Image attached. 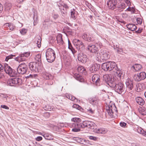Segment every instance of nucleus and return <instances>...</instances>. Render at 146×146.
Wrapping results in <instances>:
<instances>
[{"label": "nucleus", "mask_w": 146, "mask_h": 146, "mask_svg": "<svg viewBox=\"0 0 146 146\" xmlns=\"http://www.w3.org/2000/svg\"><path fill=\"white\" fill-rule=\"evenodd\" d=\"M46 60L49 62H52L55 58V53L54 50L52 48L48 49L46 52Z\"/></svg>", "instance_id": "7ed1b4c3"}, {"label": "nucleus", "mask_w": 146, "mask_h": 146, "mask_svg": "<svg viewBox=\"0 0 146 146\" xmlns=\"http://www.w3.org/2000/svg\"><path fill=\"white\" fill-rule=\"evenodd\" d=\"M82 129L87 127L91 129H94L96 127V124L93 122L88 121H84L82 123Z\"/></svg>", "instance_id": "9d476101"}, {"label": "nucleus", "mask_w": 146, "mask_h": 146, "mask_svg": "<svg viewBox=\"0 0 146 146\" xmlns=\"http://www.w3.org/2000/svg\"><path fill=\"white\" fill-rule=\"evenodd\" d=\"M58 17V15L57 14H54L53 16V17L54 19H56Z\"/></svg>", "instance_id": "69168bd1"}, {"label": "nucleus", "mask_w": 146, "mask_h": 146, "mask_svg": "<svg viewBox=\"0 0 146 146\" xmlns=\"http://www.w3.org/2000/svg\"><path fill=\"white\" fill-rule=\"evenodd\" d=\"M15 28V27L13 24H10V25L9 27V29L11 31L13 30Z\"/></svg>", "instance_id": "49530a36"}, {"label": "nucleus", "mask_w": 146, "mask_h": 146, "mask_svg": "<svg viewBox=\"0 0 146 146\" xmlns=\"http://www.w3.org/2000/svg\"><path fill=\"white\" fill-rule=\"evenodd\" d=\"M7 84L8 85L10 86H14L15 85L13 78L9 79L7 82Z\"/></svg>", "instance_id": "ea45409f"}, {"label": "nucleus", "mask_w": 146, "mask_h": 146, "mask_svg": "<svg viewBox=\"0 0 146 146\" xmlns=\"http://www.w3.org/2000/svg\"><path fill=\"white\" fill-rule=\"evenodd\" d=\"M43 136L45 139L48 140H51L53 139V137L50 134L48 133L44 134Z\"/></svg>", "instance_id": "c756f323"}, {"label": "nucleus", "mask_w": 146, "mask_h": 146, "mask_svg": "<svg viewBox=\"0 0 146 146\" xmlns=\"http://www.w3.org/2000/svg\"><path fill=\"white\" fill-rule=\"evenodd\" d=\"M29 67L32 71L39 72V64L35 62H31L29 64Z\"/></svg>", "instance_id": "9b49d317"}, {"label": "nucleus", "mask_w": 146, "mask_h": 146, "mask_svg": "<svg viewBox=\"0 0 146 146\" xmlns=\"http://www.w3.org/2000/svg\"><path fill=\"white\" fill-rule=\"evenodd\" d=\"M11 77H14L16 75V74L15 72V71L14 70L11 68V70L8 74Z\"/></svg>", "instance_id": "58836bf2"}, {"label": "nucleus", "mask_w": 146, "mask_h": 146, "mask_svg": "<svg viewBox=\"0 0 146 146\" xmlns=\"http://www.w3.org/2000/svg\"><path fill=\"white\" fill-rule=\"evenodd\" d=\"M1 108L5 109H9V108L5 105H1Z\"/></svg>", "instance_id": "0e129e2a"}, {"label": "nucleus", "mask_w": 146, "mask_h": 146, "mask_svg": "<svg viewBox=\"0 0 146 146\" xmlns=\"http://www.w3.org/2000/svg\"><path fill=\"white\" fill-rule=\"evenodd\" d=\"M142 68V66L138 64H135L133 65L131 67L132 69L137 72L139 71Z\"/></svg>", "instance_id": "412c9836"}, {"label": "nucleus", "mask_w": 146, "mask_h": 146, "mask_svg": "<svg viewBox=\"0 0 146 146\" xmlns=\"http://www.w3.org/2000/svg\"><path fill=\"white\" fill-rule=\"evenodd\" d=\"M139 112V113L143 115H146V109L144 108H140Z\"/></svg>", "instance_id": "72a5a7b5"}, {"label": "nucleus", "mask_w": 146, "mask_h": 146, "mask_svg": "<svg viewBox=\"0 0 146 146\" xmlns=\"http://www.w3.org/2000/svg\"><path fill=\"white\" fill-rule=\"evenodd\" d=\"M68 48L72 52V50H73V49H74V48L72 47V46L71 45V44H70V42H69V41H68Z\"/></svg>", "instance_id": "5fc2aeb1"}, {"label": "nucleus", "mask_w": 146, "mask_h": 146, "mask_svg": "<svg viewBox=\"0 0 146 146\" xmlns=\"http://www.w3.org/2000/svg\"><path fill=\"white\" fill-rule=\"evenodd\" d=\"M41 39L40 36H38L36 38V44L37 46L40 48L41 46Z\"/></svg>", "instance_id": "e433bc0d"}, {"label": "nucleus", "mask_w": 146, "mask_h": 146, "mask_svg": "<svg viewBox=\"0 0 146 146\" xmlns=\"http://www.w3.org/2000/svg\"><path fill=\"white\" fill-rule=\"evenodd\" d=\"M102 68L105 71H110L113 70L116 74L120 78H123L124 74L121 70L118 69L116 63L113 62L109 61L102 64Z\"/></svg>", "instance_id": "f257e3e1"}, {"label": "nucleus", "mask_w": 146, "mask_h": 146, "mask_svg": "<svg viewBox=\"0 0 146 146\" xmlns=\"http://www.w3.org/2000/svg\"><path fill=\"white\" fill-rule=\"evenodd\" d=\"M119 8L122 9H124L125 8V5L124 3H121L118 7Z\"/></svg>", "instance_id": "8fccbe9b"}, {"label": "nucleus", "mask_w": 146, "mask_h": 146, "mask_svg": "<svg viewBox=\"0 0 146 146\" xmlns=\"http://www.w3.org/2000/svg\"><path fill=\"white\" fill-rule=\"evenodd\" d=\"M100 76L99 74H95L92 77V80L94 83H95L98 85L100 80Z\"/></svg>", "instance_id": "6ab92c4d"}, {"label": "nucleus", "mask_w": 146, "mask_h": 146, "mask_svg": "<svg viewBox=\"0 0 146 146\" xmlns=\"http://www.w3.org/2000/svg\"><path fill=\"white\" fill-rule=\"evenodd\" d=\"M146 78V73L144 72H141L134 75L133 76L134 79L136 81L139 82L144 80Z\"/></svg>", "instance_id": "0eeeda50"}, {"label": "nucleus", "mask_w": 146, "mask_h": 146, "mask_svg": "<svg viewBox=\"0 0 146 146\" xmlns=\"http://www.w3.org/2000/svg\"><path fill=\"white\" fill-rule=\"evenodd\" d=\"M42 139V137L40 136H38L36 138V140L37 141H39Z\"/></svg>", "instance_id": "13d9d810"}, {"label": "nucleus", "mask_w": 146, "mask_h": 146, "mask_svg": "<svg viewBox=\"0 0 146 146\" xmlns=\"http://www.w3.org/2000/svg\"><path fill=\"white\" fill-rule=\"evenodd\" d=\"M27 70V66L25 63L20 64L17 68V71L19 73L22 74H25Z\"/></svg>", "instance_id": "6e6552de"}, {"label": "nucleus", "mask_w": 146, "mask_h": 146, "mask_svg": "<svg viewBox=\"0 0 146 146\" xmlns=\"http://www.w3.org/2000/svg\"><path fill=\"white\" fill-rule=\"evenodd\" d=\"M70 127L72 128V131L77 132L80 131V129L82 128V123H72L70 125Z\"/></svg>", "instance_id": "1a4fd4ad"}, {"label": "nucleus", "mask_w": 146, "mask_h": 146, "mask_svg": "<svg viewBox=\"0 0 146 146\" xmlns=\"http://www.w3.org/2000/svg\"><path fill=\"white\" fill-rule=\"evenodd\" d=\"M117 2V0H108L107 3L108 7L111 10H113L116 7Z\"/></svg>", "instance_id": "ddd939ff"}, {"label": "nucleus", "mask_w": 146, "mask_h": 146, "mask_svg": "<svg viewBox=\"0 0 146 146\" xmlns=\"http://www.w3.org/2000/svg\"><path fill=\"white\" fill-rule=\"evenodd\" d=\"M30 52H25L24 53H21L20 54L19 56L15 58V60L19 62L25 61L26 59L25 57H28L30 54Z\"/></svg>", "instance_id": "423d86ee"}, {"label": "nucleus", "mask_w": 146, "mask_h": 146, "mask_svg": "<svg viewBox=\"0 0 146 146\" xmlns=\"http://www.w3.org/2000/svg\"><path fill=\"white\" fill-rule=\"evenodd\" d=\"M95 131L97 133L104 134L107 133L108 130L106 129L100 128L95 129Z\"/></svg>", "instance_id": "aec40b11"}, {"label": "nucleus", "mask_w": 146, "mask_h": 146, "mask_svg": "<svg viewBox=\"0 0 146 146\" xmlns=\"http://www.w3.org/2000/svg\"><path fill=\"white\" fill-rule=\"evenodd\" d=\"M137 131L139 133L143 135L146 137V131H145L141 127H138L137 129Z\"/></svg>", "instance_id": "c85d7f7f"}, {"label": "nucleus", "mask_w": 146, "mask_h": 146, "mask_svg": "<svg viewBox=\"0 0 146 146\" xmlns=\"http://www.w3.org/2000/svg\"><path fill=\"white\" fill-rule=\"evenodd\" d=\"M103 80L109 86L110 83L114 82L115 80H114V78H113L111 75L105 74L104 75L103 77Z\"/></svg>", "instance_id": "f8f14e48"}, {"label": "nucleus", "mask_w": 146, "mask_h": 146, "mask_svg": "<svg viewBox=\"0 0 146 146\" xmlns=\"http://www.w3.org/2000/svg\"><path fill=\"white\" fill-rule=\"evenodd\" d=\"M0 96L1 97L6 98H7L8 97V96H7V95L4 94H1L0 95Z\"/></svg>", "instance_id": "052dcab7"}, {"label": "nucleus", "mask_w": 146, "mask_h": 146, "mask_svg": "<svg viewBox=\"0 0 146 146\" xmlns=\"http://www.w3.org/2000/svg\"><path fill=\"white\" fill-rule=\"evenodd\" d=\"M95 59L98 61H100L103 60L102 58V56L100 55V52L99 53H98L96 55Z\"/></svg>", "instance_id": "f704fd0d"}, {"label": "nucleus", "mask_w": 146, "mask_h": 146, "mask_svg": "<svg viewBox=\"0 0 146 146\" xmlns=\"http://www.w3.org/2000/svg\"><path fill=\"white\" fill-rule=\"evenodd\" d=\"M76 79L80 82H82L83 80L82 77L80 76V75L78 74L77 75Z\"/></svg>", "instance_id": "37998d69"}, {"label": "nucleus", "mask_w": 146, "mask_h": 146, "mask_svg": "<svg viewBox=\"0 0 146 146\" xmlns=\"http://www.w3.org/2000/svg\"><path fill=\"white\" fill-rule=\"evenodd\" d=\"M135 100L139 104L142 106L145 103L144 100L141 97H137L135 98Z\"/></svg>", "instance_id": "b1692460"}, {"label": "nucleus", "mask_w": 146, "mask_h": 146, "mask_svg": "<svg viewBox=\"0 0 146 146\" xmlns=\"http://www.w3.org/2000/svg\"><path fill=\"white\" fill-rule=\"evenodd\" d=\"M77 12L74 9H72L71 11V16L72 18L73 19L75 20L76 18L77 15Z\"/></svg>", "instance_id": "cd10ccee"}, {"label": "nucleus", "mask_w": 146, "mask_h": 146, "mask_svg": "<svg viewBox=\"0 0 146 146\" xmlns=\"http://www.w3.org/2000/svg\"><path fill=\"white\" fill-rule=\"evenodd\" d=\"M56 39L57 43L59 45H62L63 43V41L62 38V35L59 34L57 36Z\"/></svg>", "instance_id": "5701e85b"}, {"label": "nucleus", "mask_w": 146, "mask_h": 146, "mask_svg": "<svg viewBox=\"0 0 146 146\" xmlns=\"http://www.w3.org/2000/svg\"><path fill=\"white\" fill-rule=\"evenodd\" d=\"M35 59L38 62H40L41 61V54H37L35 57Z\"/></svg>", "instance_id": "a19ab883"}, {"label": "nucleus", "mask_w": 146, "mask_h": 146, "mask_svg": "<svg viewBox=\"0 0 146 146\" xmlns=\"http://www.w3.org/2000/svg\"><path fill=\"white\" fill-rule=\"evenodd\" d=\"M11 68L7 64H5L4 65V70L5 72L8 74L11 70Z\"/></svg>", "instance_id": "473e14b6"}, {"label": "nucleus", "mask_w": 146, "mask_h": 146, "mask_svg": "<svg viewBox=\"0 0 146 146\" xmlns=\"http://www.w3.org/2000/svg\"><path fill=\"white\" fill-rule=\"evenodd\" d=\"M27 31L26 29H23L20 31V33L22 35H25L27 33Z\"/></svg>", "instance_id": "09e8293b"}, {"label": "nucleus", "mask_w": 146, "mask_h": 146, "mask_svg": "<svg viewBox=\"0 0 146 146\" xmlns=\"http://www.w3.org/2000/svg\"><path fill=\"white\" fill-rule=\"evenodd\" d=\"M73 107L74 108H75L78 110H79L80 108V106L76 104L74 105Z\"/></svg>", "instance_id": "bf43d9fd"}, {"label": "nucleus", "mask_w": 146, "mask_h": 146, "mask_svg": "<svg viewBox=\"0 0 146 146\" xmlns=\"http://www.w3.org/2000/svg\"><path fill=\"white\" fill-rule=\"evenodd\" d=\"M100 53L102 56V58L103 59V60H107L110 58L109 52L106 50H102Z\"/></svg>", "instance_id": "2eb2a0df"}, {"label": "nucleus", "mask_w": 146, "mask_h": 146, "mask_svg": "<svg viewBox=\"0 0 146 146\" xmlns=\"http://www.w3.org/2000/svg\"><path fill=\"white\" fill-rule=\"evenodd\" d=\"M89 101L90 103L92 105L96 106L98 104V100L96 98H94L90 99Z\"/></svg>", "instance_id": "a878e982"}, {"label": "nucleus", "mask_w": 146, "mask_h": 146, "mask_svg": "<svg viewBox=\"0 0 146 146\" xmlns=\"http://www.w3.org/2000/svg\"><path fill=\"white\" fill-rule=\"evenodd\" d=\"M77 70L79 72L82 73H85L86 72V69L82 66H79L77 68Z\"/></svg>", "instance_id": "2f4dec72"}, {"label": "nucleus", "mask_w": 146, "mask_h": 146, "mask_svg": "<svg viewBox=\"0 0 146 146\" xmlns=\"http://www.w3.org/2000/svg\"><path fill=\"white\" fill-rule=\"evenodd\" d=\"M73 43L77 49L80 51H82L84 49V45L81 40L77 39H75L73 40Z\"/></svg>", "instance_id": "39448f33"}, {"label": "nucleus", "mask_w": 146, "mask_h": 146, "mask_svg": "<svg viewBox=\"0 0 146 146\" xmlns=\"http://www.w3.org/2000/svg\"><path fill=\"white\" fill-rule=\"evenodd\" d=\"M124 1L127 4V6H129L131 5V3L129 0H124Z\"/></svg>", "instance_id": "6e6d98bb"}, {"label": "nucleus", "mask_w": 146, "mask_h": 146, "mask_svg": "<svg viewBox=\"0 0 146 146\" xmlns=\"http://www.w3.org/2000/svg\"><path fill=\"white\" fill-rule=\"evenodd\" d=\"M142 29L139 28L137 31H136V32L137 33H139L142 32Z\"/></svg>", "instance_id": "e2e57ef3"}, {"label": "nucleus", "mask_w": 146, "mask_h": 146, "mask_svg": "<svg viewBox=\"0 0 146 146\" xmlns=\"http://www.w3.org/2000/svg\"><path fill=\"white\" fill-rule=\"evenodd\" d=\"M92 35L89 34L84 33L82 36V38L85 40L89 42L92 41L94 40L93 37L92 38H91Z\"/></svg>", "instance_id": "dca6fc26"}, {"label": "nucleus", "mask_w": 146, "mask_h": 146, "mask_svg": "<svg viewBox=\"0 0 146 146\" xmlns=\"http://www.w3.org/2000/svg\"><path fill=\"white\" fill-rule=\"evenodd\" d=\"M76 140L78 142H80V143H82V142H83V141H84V139H82L79 137H77L76 138Z\"/></svg>", "instance_id": "a18cd8bd"}, {"label": "nucleus", "mask_w": 146, "mask_h": 146, "mask_svg": "<svg viewBox=\"0 0 146 146\" xmlns=\"http://www.w3.org/2000/svg\"><path fill=\"white\" fill-rule=\"evenodd\" d=\"M3 66L1 64H0V71H3Z\"/></svg>", "instance_id": "338daca9"}, {"label": "nucleus", "mask_w": 146, "mask_h": 146, "mask_svg": "<svg viewBox=\"0 0 146 146\" xmlns=\"http://www.w3.org/2000/svg\"><path fill=\"white\" fill-rule=\"evenodd\" d=\"M15 56L14 55L11 54L6 57L5 60L6 61H7L9 59L12 58L13 57Z\"/></svg>", "instance_id": "de8ad7c7"}, {"label": "nucleus", "mask_w": 146, "mask_h": 146, "mask_svg": "<svg viewBox=\"0 0 146 146\" xmlns=\"http://www.w3.org/2000/svg\"><path fill=\"white\" fill-rule=\"evenodd\" d=\"M71 120L72 121L76 123H79L80 122L81 120L80 118L74 117L72 118Z\"/></svg>", "instance_id": "79ce46f5"}, {"label": "nucleus", "mask_w": 146, "mask_h": 146, "mask_svg": "<svg viewBox=\"0 0 146 146\" xmlns=\"http://www.w3.org/2000/svg\"><path fill=\"white\" fill-rule=\"evenodd\" d=\"M89 138L91 140H92L94 141H96L98 139V138L96 137L93 136H90L89 137Z\"/></svg>", "instance_id": "864d4df0"}, {"label": "nucleus", "mask_w": 146, "mask_h": 146, "mask_svg": "<svg viewBox=\"0 0 146 146\" xmlns=\"http://www.w3.org/2000/svg\"><path fill=\"white\" fill-rule=\"evenodd\" d=\"M109 86L113 88L115 91L119 94H121L123 92L125 89L124 84L121 82L117 83L116 81L113 83H109Z\"/></svg>", "instance_id": "f03ea898"}, {"label": "nucleus", "mask_w": 146, "mask_h": 146, "mask_svg": "<svg viewBox=\"0 0 146 146\" xmlns=\"http://www.w3.org/2000/svg\"><path fill=\"white\" fill-rule=\"evenodd\" d=\"M126 84L127 88L130 90L132 89L133 88V83L132 81L129 80L127 81Z\"/></svg>", "instance_id": "4be33fe9"}, {"label": "nucleus", "mask_w": 146, "mask_h": 146, "mask_svg": "<svg viewBox=\"0 0 146 146\" xmlns=\"http://www.w3.org/2000/svg\"><path fill=\"white\" fill-rule=\"evenodd\" d=\"M82 144L85 145H89L90 143L88 141L84 139V141H83V142H82Z\"/></svg>", "instance_id": "3c124183"}, {"label": "nucleus", "mask_w": 146, "mask_h": 146, "mask_svg": "<svg viewBox=\"0 0 146 146\" xmlns=\"http://www.w3.org/2000/svg\"><path fill=\"white\" fill-rule=\"evenodd\" d=\"M78 59L79 61L83 63H85L87 60L86 55L82 52H80L78 54Z\"/></svg>", "instance_id": "4468645a"}, {"label": "nucleus", "mask_w": 146, "mask_h": 146, "mask_svg": "<svg viewBox=\"0 0 146 146\" xmlns=\"http://www.w3.org/2000/svg\"><path fill=\"white\" fill-rule=\"evenodd\" d=\"M66 97L72 101L77 102L78 100L75 97L70 94L67 95L66 96Z\"/></svg>", "instance_id": "7c9ffc66"}, {"label": "nucleus", "mask_w": 146, "mask_h": 146, "mask_svg": "<svg viewBox=\"0 0 146 146\" xmlns=\"http://www.w3.org/2000/svg\"><path fill=\"white\" fill-rule=\"evenodd\" d=\"M137 21L139 24H141L142 23V20L139 18H138L137 19Z\"/></svg>", "instance_id": "603ef678"}, {"label": "nucleus", "mask_w": 146, "mask_h": 146, "mask_svg": "<svg viewBox=\"0 0 146 146\" xmlns=\"http://www.w3.org/2000/svg\"><path fill=\"white\" fill-rule=\"evenodd\" d=\"M4 75L3 74L1 73H0V79H3L4 77Z\"/></svg>", "instance_id": "774afa93"}, {"label": "nucleus", "mask_w": 146, "mask_h": 146, "mask_svg": "<svg viewBox=\"0 0 146 146\" xmlns=\"http://www.w3.org/2000/svg\"><path fill=\"white\" fill-rule=\"evenodd\" d=\"M114 49L116 50L117 52L120 54H121L123 52L122 49L121 48H119L118 47V45H116V46L115 47V46L114 45Z\"/></svg>", "instance_id": "c9c22d12"}, {"label": "nucleus", "mask_w": 146, "mask_h": 146, "mask_svg": "<svg viewBox=\"0 0 146 146\" xmlns=\"http://www.w3.org/2000/svg\"><path fill=\"white\" fill-rule=\"evenodd\" d=\"M127 27L129 30L132 31H134L137 29V27L134 25L132 24H129L127 26Z\"/></svg>", "instance_id": "bb28decb"}, {"label": "nucleus", "mask_w": 146, "mask_h": 146, "mask_svg": "<svg viewBox=\"0 0 146 146\" xmlns=\"http://www.w3.org/2000/svg\"><path fill=\"white\" fill-rule=\"evenodd\" d=\"M143 86V84H138L136 85L137 88L136 90L138 92H140L142 90L143 88H142V86Z\"/></svg>", "instance_id": "4c0bfd02"}, {"label": "nucleus", "mask_w": 146, "mask_h": 146, "mask_svg": "<svg viewBox=\"0 0 146 146\" xmlns=\"http://www.w3.org/2000/svg\"><path fill=\"white\" fill-rule=\"evenodd\" d=\"M120 125L121 127H124L126 125V124L124 122H121L120 123Z\"/></svg>", "instance_id": "4d7b16f0"}, {"label": "nucleus", "mask_w": 146, "mask_h": 146, "mask_svg": "<svg viewBox=\"0 0 146 146\" xmlns=\"http://www.w3.org/2000/svg\"><path fill=\"white\" fill-rule=\"evenodd\" d=\"M88 49L91 52L94 53H96L98 50V47L94 45L90 44L88 46Z\"/></svg>", "instance_id": "a211bd4d"}, {"label": "nucleus", "mask_w": 146, "mask_h": 146, "mask_svg": "<svg viewBox=\"0 0 146 146\" xmlns=\"http://www.w3.org/2000/svg\"><path fill=\"white\" fill-rule=\"evenodd\" d=\"M90 113H94V110H92L91 108H89V109L87 110Z\"/></svg>", "instance_id": "680f3d73"}, {"label": "nucleus", "mask_w": 146, "mask_h": 146, "mask_svg": "<svg viewBox=\"0 0 146 146\" xmlns=\"http://www.w3.org/2000/svg\"><path fill=\"white\" fill-rule=\"evenodd\" d=\"M50 76L49 74L48 73H46L43 74V77L44 78L46 79H50Z\"/></svg>", "instance_id": "c03bdc74"}, {"label": "nucleus", "mask_w": 146, "mask_h": 146, "mask_svg": "<svg viewBox=\"0 0 146 146\" xmlns=\"http://www.w3.org/2000/svg\"><path fill=\"white\" fill-rule=\"evenodd\" d=\"M106 110L108 114L111 117H113L114 113L116 114L117 111L115 105L113 104H109L108 106H106Z\"/></svg>", "instance_id": "20e7f679"}, {"label": "nucleus", "mask_w": 146, "mask_h": 146, "mask_svg": "<svg viewBox=\"0 0 146 146\" xmlns=\"http://www.w3.org/2000/svg\"><path fill=\"white\" fill-rule=\"evenodd\" d=\"M14 84V85H21L22 83V80L21 79L18 78H13Z\"/></svg>", "instance_id": "393cba45"}, {"label": "nucleus", "mask_w": 146, "mask_h": 146, "mask_svg": "<svg viewBox=\"0 0 146 146\" xmlns=\"http://www.w3.org/2000/svg\"><path fill=\"white\" fill-rule=\"evenodd\" d=\"M100 65L97 63L93 64L90 68V71L91 73H94L98 71L99 69Z\"/></svg>", "instance_id": "f3484780"}]
</instances>
